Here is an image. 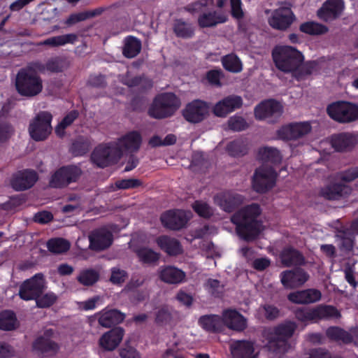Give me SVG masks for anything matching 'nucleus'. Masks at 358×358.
<instances>
[{
	"mask_svg": "<svg viewBox=\"0 0 358 358\" xmlns=\"http://www.w3.org/2000/svg\"><path fill=\"white\" fill-rule=\"evenodd\" d=\"M52 115L47 111L40 112L30 123L29 132L36 141H44L51 133Z\"/></svg>",
	"mask_w": 358,
	"mask_h": 358,
	"instance_id": "9d476101",
	"label": "nucleus"
},
{
	"mask_svg": "<svg viewBox=\"0 0 358 358\" xmlns=\"http://www.w3.org/2000/svg\"><path fill=\"white\" fill-rule=\"evenodd\" d=\"M76 279L84 286H92L99 280V273L94 269L87 268L82 270Z\"/></svg>",
	"mask_w": 358,
	"mask_h": 358,
	"instance_id": "09e8293b",
	"label": "nucleus"
},
{
	"mask_svg": "<svg viewBox=\"0 0 358 358\" xmlns=\"http://www.w3.org/2000/svg\"><path fill=\"white\" fill-rule=\"evenodd\" d=\"M282 106L278 101L269 99L261 101L254 109L256 120H264L271 117H279L282 113Z\"/></svg>",
	"mask_w": 358,
	"mask_h": 358,
	"instance_id": "ddd939ff",
	"label": "nucleus"
},
{
	"mask_svg": "<svg viewBox=\"0 0 358 358\" xmlns=\"http://www.w3.org/2000/svg\"><path fill=\"white\" fill-rule=\"evenodd\" d=\"M53 334L52 329H47L44 332L45 336H39L33 343V348L41 352H56L58 349L57 344L51 341L50 337Z\"/></svg>",
	"mask_w": 358,
	"mask_h": 358,
	"instance_id": "4c0bfd02",
	"label": "nucleus"
},
{
	"mask_svg": "<svg viewBox=\"0 0 358 358\" xmlns=\"http://www.w3.org/2000/svg\"><path fill=\"white\" fill-rule=\"evenodd\" d=\"M296 329V324L290 321L275 327L266 337L269 350L280 355L288 352L290 348L288 340L292 336Z\"/></svg>",
	"mask_w": 358,
	"mask_h": 358,
	"instance_id": "7ed1b4c3",
	"label": "nucleus"
},
{
	"mask_svg": "<svg viewBox=\"0 0 358 358\" xmlns=\"http://www.w3.org/2000/svg\"><path fill=\"white\" fill-rule=\"evenodd\" d=\"M78 35L76 34H67L50 37L39 43L41 45L59 47L66 44H74L78 41Z\"/></svg>",
	"mask_w": 358,
	"mask_h": 358,
	"instance_id": "58836bf2",
	"label": "nucleus"
},
{
	"mask_svg": "<svg viewBox=\"0 0 358 358\" xmlns=\"http://www.w3.org/2000/svg\"><path fill=\"white\" fill-rule=\"evenodd\" d=\"M296 319L303 323H316L314 308H297L294 311Z\"/></svg>",
	"mask_w": 358,
	"mask_h": 358,
	"instance_id": "3c124183",
	"label": "nucleus"
},
{
	"mask_svg": "<svg viewBox=\"0 0 358 358\" xmlns=\"http://www.w3.org/2000/svg\"><path fill=\"white\" fill-rule=\"evenodd\" d=\"M271 55L275 67L284 73H294L304 62L302 52L290 45L275 46Z\"/></svg>",
	"mask_w": 358,
	"mask_h": 358,
	"instance_id": "f03ea898",
	"label": "nucleus"
},
{
	"mask_svg": "<svg viewBox=\"0 0 358 358\" xmlns=\"http://www.w3.org/2000/svg\"><path fill=\"white\" fill-rule=\"evenodd\" d=\"M309 278V275L303 268H296L280 273V281L285 288H296L303 285Z\"/></svg>",
	"mask_w": 358,
	"mask_h": 358,
	"instance_id": "412c9836",
	"label": "nucleus"
},
{
	"mask_svg": "<svg viewBox=\"0 0 358 358\" xmlns=\"http://www.w3.org/2000/svg\"><path fill=\"white\" fill-rule=\"evenodd\" d=\"M159 279L167 284L178 285L185 281L186 273L173 266H165L159 268Z\"/></svg>",
	"mask_w": 358,
	"mask_h": 358,
	"instance_id": "393cba45",
	"label": "nucleus"
},
{
	"mask_svg": "<svg viewBox=\"0 0 358 358\" xmlns=\"http://www.w3.org/2000/svg\"><path fill=\"white\" fill-rule=\"evenodd\" d=\"M327 113L338 123H350L358 120V104L347 101H334L327 106Z\"/></svg>",
	"mask_w": 358,
	"mask_h": 358,
	"instance_id": "423d86ee",
	"label": "nucleus"
},
{
	"mask_svg": "<svg viewBox=\"0 0 358 358\" xmlns=\"http://www.w3.org/2000/svg\"><path fill=\"white\" fill-rule=\"evenodd\" d=\"M357 143V138L350 133H339L331 138V146L338 152L349 151Z\"/></svg>",
	"mask_w": 358,
	"mask_h": 358,
	"instance_id": "2f4dec72",
	"label": "nucleus"
},
{
	"mask_svg": "<svg viewBox=\"0 0 358 358\" xmlns=\"http://www.w3.org/2000/svg\"><path fill=\"white\" fill-rule=\"evenodd\" d=\"M299 30L308 35L319 36L325 34L329 29L326 25L319 22L308 21L301 24Z\"/></svg>",
	"mask_w": 358,
	"mask_h": 358,
	"instance_id": "a18cd8bd",
	"label": "nucleus"
},
{
	"mask_svg": "<svg viewBox=\"0 0 358 358\" xmlns=\"http://www.w3.org/2000/svg\"><path fill=\"white\" fill-rule=\"evenodd\" d=\"M327 336L332 341H342L345 344L352 343L351 333L338 327H330L326 331Z\"/></svg>",
	"mask_w": 358,
	"mask_h": 358,
	"instance_id": "37998d69",
	"label": "nucleus"
},
{
	"mask_svg": "<svg viewBox=\"0 0 358 358\" xmlns=\"http://www.w3.org/2000/svg\"><path fill=\"white\" fill-rule=\"evenodd\" d=\"M336 237L340 240L345 239L348 238H355V232L352 230L351 225L350 227L346 225L341 224L336 228Z\"/></svg>",
	"mask_w": 358,
	"mask_h": 358,
	"instance_id": "338daca9",
	"label": "nucleus"
},
{
	"mask_svg": "<svg viewBox=\"0 0 358 358\" xmlns=\"http://www.w3.org/2000/svg\"><path fill=\"white\" fill-rule=\"evenodd\" d=\"M277 173L271 166L257 168L252 177V187L258 193H265L272 189L275 184Z\"/></svg>",
	"mask_w": 358,
	"mask_h": 358,
	"instance_id": "9b49d317",
	"label": "nucleus"
},
{
	"mask_svg": "<svg viewBox=\"0 0 358 358\" xmlns=\"http://www.w3.org/2000/svg\"><path fill=\"white\" fill-rule=\"evenodd\" d=\"M90 143L87 140L79 138L71 145L70 150L74 156H83L89 152Z\"/></svg>",
	"mask_w": 358,
	"mask_h": 358,
	"instance_id": "4d7b16f0",
	"label": "nucleus"
},
{
	"mask_svg": "<svg viewBox=\"0 0 358 358\" xmlns=\"http://www.w3.org/2000/svg\"><path fill=\"white\" fill-rule=\"evenodd\" d=\"M295 20V15L289 8L281 7L275 9L268 18L269 25L280 31L287 30Z\"/></svg>",
	"mask_w": 358,
	"mask_h": 358,
	"instance_id": "2eb2a0df",
	"label": "nucleus"
},
{
	"mask_svg": "<svg viewBox=\"0 0 358 358\" xmlns=\"http://www.w3.org/2000/svg\"><path fill=\"white\" fill-rule=\"evenodd\" d=\"M99 315V324L105 328H110L113 326L122 323L125 315L117 309L103 310L96 313Z\"/></svg>",
	"mask_w": 358,
	"mask_h": 358,
	"instance_id": "7c9ffc66",
	"label": "nucleus"
},
{
	"mask_svg": "<svg viewBox=\"0 0 358 358\" xmlns=\"http://www.w3.org/2000/svg\"><path fill=\"white\" fill-rule=\"evenodd\" d=\"M15 87L20 95L34 97L42 92L43 80L40 76H34L21 68L17 73Z\"/></svg>",
	"mask_w": 358,
	"mask_h": 358,
	"instance_id": "39448f33",
	"label": "nucleus"
},
{
	"mask_svg": "<svg viewBox=\"0 0 358 358\" xmlns=\"http://www.w3.org/2000/svg\"><path fill=\"white\" fill-rule=\"evenodd\" d=\"M38 178V174L35 171L24 169L17 171L13 176L10 185L16 191H24L32 187Z\"/></svg>",
	"mask_w": 358,
	"mask_h": 358,
	"instance_id": "a211bd4d",
	"label": "nucleus"
},
{
	"mask_svg": "<svg viewBox=\"0 0 358 358\" xmlns=\"http://www.w3.org/2000/svg\"><path fill=\"white\" fill-rule=\"evenodd\" d=\"M258 159L264 162L278 164L282 161V155L276 148L264 147L259 149Z\"/></svg>",
	"mask_w": 358,
	"mask_h": 358,
	"instance_id": "79ce46f5",
	"label": "nucleus"
},
{
	"mask_svg": "<svg viewBox=\"0 0 358 358\" xmlns=\"http://www.w3.org/2000/svg\"><path fill=\"white\" fill-rule=\"evenodd\" d=\"M90 248L96 251H101L109 248L113 241V234L106 228H99L89 236Z\"/></svg>",
	"mask_w": 358,
	"mask_h": 358,
	"instance_id": "aec40b11",
	"label": "nucleus"
},
{
	"mask_svg": "<svg viewBox=\"0 0 358 358\" xmlns=\"http://www.w3.org/2000/svg\"><path fill=\"white\" fill-rule=\"evenodd\" d=\"M312 130L308 122H294L283 126L278 130V136L285 140H295L309 134Z\"/></svg>",
	"mask_w": 358,
	"mask_h": 358,
	"instance_id": "dca6fc26",
	"label": "nucleus"
},
{
	"mask_svg": "<svg viewBox=\"0 0 358 358\" xmlns=\"http://www.w3.org/2000/svg\"><path fill=\"white\" fill-rule=\"evenodd\" d=\"M124 335V330L122 327H114L101 336L99 346L105 351H113L120 345Z\"/></svg>",
	"mask_w": 358,
	"mask_h": 358,
	"instance_id": "4be33fe9",
	"label": "nucleus"
},
{
	"mask_svg": "<svg viewBox=\"0 0 358 358\" xmlns=\"http://www.w3.org/2000/svg\"><path fill=\"white\" fill-rule=\"evenodd\" d=\"M172 30L177 38L190 39L194 36L196 28L192 22L183 18H176L173 20Z\"/></svg>",
	"mask_w": 358,
	"mask_h": 358,
	"instance_id": "473e14b6",
	"label": "nucleus"
},
{
	"mask_svg": "<svg viewBox=\"0 0 358 358\" xmlns=\"http://www.w3.org/2000/svg\"><path fill=\"white\" fill-rule=\"evenodd\" d=\"M79 113L77 110H73L67 113L62 120L58 124L55 128V132L57 135H62L64 129L70 126L78 118Z\"/></svg>",
	"mask_w": 358,
	"mask_h": 358,
	"instance_id": "6e6d98bb",
	"label": "nucleus"
},
{
	"mask_svg": "<svg viewBox=\"0 0 358 358\" xmlns=\"http://www.w3.org/2000/svg\"><path fill=\"white\" fill-rule=\"evenodd\" d=\"M213 199L215 203L222 210L231 213L242 204L243 196L235 192H224L217 194Z\"/></svg>",
	"mask_w": 358,
	"mask_h": 358,
	"instance_id": "6ab92c4d",
	"label": "nucleus"
},
{
	"mask_svg": "<svg viewBox=\"0 0 358 358\" xmlns=\"http://www.w3.org/2000/svg\"><path fill=\"white\" fill-rule=\"evenodd\" d=\"M228 125L230 129L236 131L245 130L248 124L244 118L239 116H234L228 120Z\"/></svg>",
	"mask_w": 358,
	"mask_h": 358,
	"instance_id": "69168bd1",
	"label": "nucleus"
},
{
	"mask_svg": "<svg viewBox=\"0 0 358 358\" xmlns=\"http://www.w3.org/2000/svg\"><path fill=\"white\" fill-rule=\"evenodd\" d=\"M224 69L231 73H240L243 70V64L239 57L234 54H228L221 59Z\"/></svg>",
	"mask_w": 358,
	"mask_h": 358,
	"instance_id": "c03bdc74",
	"label": "nucleus"
},
{
	"mask_svg": "<svg viewBox=\"0 0 358 358\" xmlns=\"http://www.w3.org/2000/svg\"><path fill=\"white\" fill-rule=\"evenodd\" d=\"M13 125L7 122L0 120V142L5 143L8 141L14 134Z\"/></svg>",
	"mask_w": 358,
	"mask_h": 358,
	"instance_id": "0e129e2a",
	"label": "nucleus"
},
{
	"mask_svg": "<svg viewBox=\"0 0 358 358\" xmlns=\"http://www.w3.org/2000/svg\"><path fill=\"white\" fill-rule=\"evenodd\" d=\"M208 113V103L203 101L196 99L187 103L182 110V116L190 123L202 122Z\"/></svg>",
	"mask_w": 358,
	"mask_h": 358,
	"instance_id": "f8f14e48",
	"label": "nucleus"
},
{
	"mask_svg": "<svg viewBox=\"0 0 358 358\" xmlns=\"http://www.w3.org/2000/svg\"><path fill=\"white\" fill-rule=\"evenodd\" d=\"M142 138L138 131H132L118 140V143L115 145L118 147L122 154L124 151L137 152L141 146Z\"/></svg>",
	"mask_w": 358,
	"mask_h": 358,
	"instance_id": "c756f323",
	"label": "nucleus"
},
{
	"mask_svg": "<svg viewBox=\"0 0 358 358\" xmlns=\"http://www.w3.org/2000/svg\"><path fill=\"white\" fill-rule=\"evenodd\" d=\"M248 146L244 141L236 139L227 145V151L232 157H241L248 153Z\"/></svg>",
	"mask_w": 358,
	"mask_h": 358,
	"instance_id": "603ef678",
	"label": "nucleus"
},
{
	"mask_svg": "<svg viewBox=\"0 0 358 358\" xmlns=\"http://www.w3.org/2000/svg\"><path fill=\"white\" fill-rule=\"evenodd\" d=\"M158 246L170 256H176L182 253V249L178 240L167 236L157 238Z\"/></svg>",
	"mask_w": 358,
	"mask_h": 358,
	"instance_id": "e433bc0d",
	"label": "nucleus"
},
{
	"mask_svg": "<svg viewBox=\"0 0 358 358\" xmlns=\"http://www.w3.org/2000/svg\"><path fill=\"white\" fill-rule=\"evenodd\" d=\"M232 358H255L254 342L236 340L229 346Z\"/></svg>",
	"mask_w": 358,
	"mask_h": 358,
	"instance_id": "b1692460",
	"label": "nucleus"
},
{
	"mask_svg": "<svg viewBox=\"0 0 358 358\" xmlns=\"http://www.w3.org/2000/svg\"><path fill=\"white\" fill-rule=\"evenodd\" d=\"M121 82L129 88L137 87L140 94L146 92L153 86L152 80L144 75L136 76L132 78L125 76L122 79Z\"/></svg>",
	"mask_w": 358,
	"mask_h": 358,
	"instance_id": "72a5a7b5",
	"label": "nucleus"
},
{
	"mask_svg": "<svg viewBox=\"0 0 358 358\" xmlns=\"http://www.w3.org/2000/svg\"><path fill=\"white\" fill-rule=\"evenodd\" d=\"M45 288L46 281L44 275L38 273L21 284L18 294L22 300H35L43 293Z\"/></svg>",
	"mask_w": 358,
	"mask_h": 358,
	"instance_id": "1a4fd4ad",
	"label": "nucleus"
},
{
	"mask_svg": "<svg viewBox=\"0 0 358 358\" xmlns=\"http://www.w3.org/2000/svg\"><path fill=\"white\" fill-rule=\"evenodd\" d=\"M172 313L168 306H161L155 312V322L157 325H166L172 320Z\"/></svg>",
	"mask_w": 358,
	"mask_h": 358,
	"instance_id": "864d4df0",
	"label": "nucleus"
},
{
	"mask_svg": "<svg viewBox=\"0 0 358 358\" xmlns=\"http://www.w3.org/2000/svg\"><path fill=\"white\" fill-rule=\"evenodd\" d=\"M226 21L227 17L216 10L204 12L200 14L197 19L198 25L202 29L213 27Z\"/></svg>",
	"mask_w": 358,
	"mask_h": 358,
	"instance_id": "f704fd0d",
	"label": "nucleus"
},
{
	"mask_svg": "<svg viewBox=\"0 0 358 358\" xmlns=\"http://www.w3.org/2000/svg\"><path fill=\"white\" fill-rule=\"evenodd\" d=\"M122 156L121 150L113 143L100 144L91 154V161L97 167L105 168L116 163Z\"/></svg>",
	"mask_w": 358,
	"mask_h": 358,
	"instance_id": "0eeeda50",
	"label": "nucleus"
},
{
	"mask_svg": "<svg viewBox=\"0 0 358 358\" xmlns=\"http://www.w3.org/2000/svg\"><path fill=\"white\" fill-rule=\"evenodd\" d=\"M206 287L214 297L220 298L224 292V285L216 279H208L206 283Z\"/></svg>",
	"mask_w": 358,
	"mask_h": 358,
	"instance_id": "052dcab7",
	"label": "nucleus"
},
{
	"mask_svg": "<svg viewBox=\"0 0 358 358\" xmlns=\"http://www.w3.org/2000/svg\"><path fill=\"white\" fill-rule=\"evenodd\" d=\"M243 106V99L238 95H229L217 102L213 108L216 117H225L228 114L239 109Z\"/></svg>",
	"mask_w": 358,
	"mask_h": 358,
	"instance_id": "f3484780",
	"label": "nucleus"
},
{
	"mask_svg": "<svg viewBox=\"0 0 358 358\" xmlns=\"http://www.w3.org/2000/svg\"><path fill=\"white\" fill-rule=\"evenodd\" d=\"M115 185L117 189H135L143 185V182L139 179L128 178L122 179L115 181Z\"/></svg>",
	"mask_w": 358,
	"mask_h": 358,
	"instance_id": "e2e57ef3",
	"label": "nucleus"
},
{
	"mask_svg": "<svg viewBox=\"0 0 358 358\" xmlns=\"http://www.w3.org/2000/svg\"><path fill=\"white\" fill-rule=\"evenodd\" d=\"M223 327L229 329L243 331L247 328V320L238 311L235 309H225L222 312Z\"/></svg>",
	"mask_w": 358,
	"mask_h": 358,
	"instance_id": "5701e85b",
	"label": "nucleus"
},
{
	"mask_svg": "<svg viewBox=\"0 0 358 358\" xmlns=\"http://www.w3.org/2000/svg\"><path fill=\"white\" fill-rule=\"evenodd\" d=\"M194 211L200 217L209 219L213 215L212 208L206 203L202 201H195L192 205Z\"/></svg>",
	"mask_w": 358,
	"mask_h": 358,
	"instance_id": "5fc2aeb1",
	"label": "nucleus"
},
{
	"mask_svg": "<svg viewBox=\"0 0 358 358\" xmlns=\"http://www.w3.org/2000/svg\"><path fill=\"white\" fill-rule=\"evenodd\" d=\"M57 300V296L53 292L41 294L35 299L36 306L41 308H47L52 306Z\"/></svg>",
	"mask_w": 358,
	"mask_h": 358,
	"instance_id": "bf43d9fd",
	"label": "nucleus"
},
{
	"mask_svg": "<svg viewBox=\"0 0 358 358\" xmlns=\"http://www.w3.org/2000/svg\"><path fill=\"white\" fill-rule=\"evenodd\" d=\"M136 255L141 262L144 264H156L159 259V254L155 252L153 250L142 247L136 250Z\"/></svg>",
	"mask_w": 358,
	"mask_h": 358,
	"instance_id": "49530a36",
	"label": "nucleus"
},
{
	"mask_svg": "<svg viewBox=\"0 0 358 358\" xmlns=\"http://www.w3.org/2000/svg\"><path fill=\"white\" fill-rule=\"evenodd\" d=\"M316 322L341 317L338 310L330 305L320 304L315 307Z\"/></svg>",
	"mask_w": 358,
	"mask_h": 358,
	"instance_id": "ea45409f",
	"label": "nucleus"
},
{
	"mask_svg": "<svg viewBox=\"0 0 358 358\" xmlns=\"http://www.w3.org/2000/svg\"><path fill=\"white\" fill-rule=\"evenodd\" d=\"M141 48V41L135 36H129L125 38L122 54L126 58L131 59L140 53Z\"/></svg>",
	"mask_w": 358,
	"mask_h": 358,
	"instance_id": "a19ab883",
	"label": "nucleus"
},
{
	"mask_svg": "<svg viewBox=\"0 0 358 358\" xmlns=\"http://www.w3.org/2000/svg\"><path fill=\"white\" fill-rule=\"evenodd\" d=\"M344 8L343 0H327L317 10L320 19L328 20L338 17Z\"/></svg>",
	"mask_w": 358,
	"mask_h": 358,
	"instance_id": "a878e982",
	"label": "nucleus"
},
{
	"mask_svg": "<svg viewBox=\"0 0 358 358\" xmlns=\"http://www.w3.org/2000/svg\"><path fill=\"white\" fill-rule=\"evenodd\" d=\"M198 324L208 333H220L224 329L223 316L215 314L201 315L198 320Z\"/></svg>",
	"mask_w": 358,
	"mask_h": 358,
	"instance_id": "c85d7f7f",
	"label": "nucleus"
},
{
	"mask_svg": "<svg viewBox=\"0 0 358 358\" xmlns=\"http://www.w3.org/2000/svg\"><path fill=\"white\" fill-rule=\"evenodd\" d=\"M280 258L282 264L285 266H301L305 264L303 255L291 247L284 248L280 255Z\"/></svg>",
	"mask_w": 358,
	"mask_h": 358,
	"instance_id": "c9c22d12",
	"label": "nucleus"
},
{
	"mask_svg": "<svg viewBox=\"0 0 358 358\" xmlns=\"http://www.w3.org/2000/svg\"><path fill=\"white\" fill-rule=\"evenodd\" d=\"M25 201L22 194L12 196L8 201L1 204V208L4 210H12L22 205Z\"/></svg>",
	"mask_w": 358,
	"mask_h": 358,
	"instance_id": "680f3d73",
	"label": "nucleus"
},
{
	"mask_svg": "<svg viewBox=\"0 0 358 358\" xmlns=\"http://www.w3.org/2000/svg\"><path fill=\"white\" fill-rule=\"evenodd\" d=\"M48 250L54 254H62L67 252L70 248V243L62 238H55L47 242Z\"/></svg>",
	"mask_w": 358,
	"mask_h": 358,
	"instance_id": "8fccbe9b",
	"label": "nucleus"
},
{
	"mask_svg": "<svg viewBox=\"0 0 358 358\" xmlns=\"http://www.w3.org/2000/svg\"><path fill=\"white\" fill-rule=\"evenodd\" d=\"M317 63L315 61H308L303 63L296 71L294 73V78L299 80L304 76L311 75L316 69Z\"/></svg>",
	"mask_w": 358,
	"mask_h": 358,
	"instance_id": "13d9d810",
	"label": "nucleus"
},
{
	"mask_svg": "<svg viewBox=\"0 0 358 358\" xmlns=\"http://www.w3.org/2000/svg\"><path fill=\"white\" fill-rule=\"evenodd\" d=\"M322 294L316 289H307L301 291L291 292L287 299L292 303L297 304H309L320 300Z\"/></svg>",
	"mask_w": 358,
	"mask_h": 358,
	"instance_id": "bb28decb",
	"label": "nucleus"
},
{
	"mask_svg": "<svg viewBox=\"0 0 358 358\" xmlns=\"http://www.w3.org/2000/svg\"><path fill=\"white\" fill-rule=\"evenodd\" d=\"M179 107V101L171 92L157 95L148 110V115L155 119H164L172 116Z\"/></svg>",
	"mask_w": 358,
	"mask_h": 358,
	"instance_id": "20e7f679",
	"label": "nucleus"
},
{
	"mask_svg": "<svg viewBox=\"0 0 358 358\" xmlns=\"http://www.w3.org/2000/svg\"><path fill=\"white\" fill-rule=\"evenodd\" d=\"M350 186L342 183H331L322 188L320 194L328 200H338L350 194Z\"/></svg>",
	"mask_w": 358,
	"mask_h": 358,
	"instance_id": "cd10ccee",
	"label": "nucleus"
},
{
	"mask_svg": "<svg viewBox=\"0 0 358 358\" xmlns=\"http://www.w3.org/2000/svg\"><path fill=\"white\" fill-rule=\"evenodd\" d=\"M17 327L16 315L12 310H3L0 313V329L12 331Z\"/></svg>",
	"mask_w": 358,
	"mask_h": 358,
	"instance_id": "de8ad7c7",
	"label": "nucleus"
},
{
	"mask_svg": "<svg viewBox=\"0 0 358 358\" xmlns=\"http://www.w3.org/2000/svg\"><path fill=\"white\" fill-rule=\"evenodd\" d=\"M119 355L121 358H141L140 353L137 350L130 345H126L120 348Z\"/></svg>",
	"mask_w": 358,
	"mask_h": 358,
	"instance_id": "774afa93",
	"label": "nucleus"
},
{
	"mask_svg": "<svg viewBox=\"0 0 358 358\" xmlns=\"http://www.w3.org/2000/svg\"><path fill=\"white\" fill-rule=\"evenodd\" d=\"M262 213L257 203L248 205L235 212L231 222L236 226L237 235L243 240L253 241L262 231V223L258 220Z\"/></svg>",
	"mask_w": 358,
	"mask_h": 358,
	"instance_id": "f257e3e1",
	"label": "nucleus"
},
{
	"mask_svg": "<svg viewBox=\"0 0 358 358\" xmlns=\"http://www.w3.org/2000/svg\"><path fill=\"white\" fill-rule=\"evenodd\" d=\"M160 220L165 228L178 231L185 227L189 218L184 210L173 209L163 213L161 215Z\"/></svg>",
	"mask_w": 358,
	"mask_h": 358,
	"instance_id": "4468645a",
	"label": "nucleus"
},
{
	"mask_svg": "<svg viewBox=\"0 0 358 358\" xmlns=\"http://www.w3.org/2000/svg\"><path fill=\"white\" fill-rule=\"evenodd\" d=\"M83 171L77 165H66L59 168L51 176L49 186L52 188H64L77 182Z\"/></svg>",
	"mask_w": 358,
	"mask_h": 358,
	"instance_id": "6e6552de",
	"label": "nucleus"
}]
</instances>
